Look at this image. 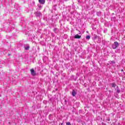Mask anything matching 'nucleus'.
Returning <instances> with one entry per match:
<instances>
[{
  "label": "nucleus",
  "mask_w": 125,
  "mask_h": 125,
  "mask_svg": "<svg viewBox=\"0 0 125 125\" xmlns=\"http://www.w3.org/2000/svg\"><path fill=\"white\" fill-rule=\"evenodd\" d=\"M15 26L13 23V21L12 20H9L8 22H5L3 24V29L4 31L5 32H9V30L12 31V30H14V28Z\"/></svg>",
  "instance_id": "f257e3e1"
},
{
  "label": "nucleus",
  "mask_w": 125,
  "mask_h": 125,
  "mask_svg": "<svg viewBox=\"0 0 125 125\" xmlns=\"http://www.w3.org/2000/svg\"><path fill=\"white\" fill-rule=\"evenodd\" d=\"M120 45V44L117 42H115L111 46L113 49H116Z\"/></svg>",
  "instance_id": "f03ea898"
},
{
  "label": "nucleus",
  "mask_w": 125,
  "mask_h": 125,
  "mask_svg": "<svg viewBox=\"0 0 125 125\" xmlns=\"http://www.w3.org/2000/svg\"><path fill=\"white\" fill-rule=\"evenodd\" d=\"M35 14L36 17H39V18L42 16V13L39 11H37V12H35Z\"/></svg>",
  "instance_id": "7ed1b4c3"
},
{
  "label": "nucleus",
  "mask_w": 125,
  "mask_h": 125,
  "mask_svg": "<svg viewBox=\"0 0 125 125\" xmlns=\"http://www.w3.org/2000/svg\"><path fill=\"white\" fill-rule=\"evenodd\" d=\"M94 40H98V43H99V42H101V38L97 35H95V36L94 37Z\"/></svg>",
  "instance_id": "20e7f679"
},
{
  "label": "nucleus",
  "mask_w": 125,
  "mask_h": 125,
  "mask_svg": "<svg viewBox=\"0 0 125 125\" xmlns=\"http://www.w3.org/2000/svg\"><path fill=\"white\" fill-rule=\"evenodd\" d=\"M30 72L32 76H36V75H37V73H36V71H35V70L34 69H31L30 70Z\"/></svg>",
  "instance_id": "39448f33"
},
{
  "label": "nucleus",
  "mask_w": 125,
  "mask_h": 125,
  "mask_svg": "<svg viewBox=\"0 0 125 125\" xmlns=\"http://www.w3.org/2000/svg\"><path fill=\"white\" fill-rule=\"evenodd\" d=\"M110 65H112L113 67H115V64H116V62L115 61H110L108 62Z\"/></svg>",
  "instance_id": "423d86ee"
},
{
  "label": "nucleus",
  "mask_w": 125,
  "mask_h": 125,
  "mask_svg": "<svg viewBox=\"0 0 125 125\" xmlns=\"http://www.w3.org/2000/svg\"><path fill=\"white\" fill-rule=\"evenodd\" d=\"M70 79L71 81H77V79H78V77H75V76L72 75L71 76Z\"/></svg>",
  "instance_id": "0eeeda50"
},
{
  "label": "nucleus",
  "mask_w": 125,
  "mask_h": 125,
  "mask_svg": "<svg viewBox=\"0 0 125 125\" xmlns=\"http://www.w3.org/2000/svg\"><path fill=\"white\" fill-rule=\"evenodd\" d=\"M71 94H72V96L74 97L76 96V95H77V92H76V91L75 90L73 89Z\"/></svg>",
  "instance_id": "6e6552de"
},
{
  "label": "nucleus",
  "mask_w": 125,
  "mask_h": 125,
  "mask_svg": "<svg viewBox=\"0 0 125 125\" xmlns=\"http://www.w3.org/2000/svg\"><path fill=\"white\" fill-rule=\"evenodd\" d=\"M14 7L17 10H19L20 9V7H19V5H18V4H17V3L15 4Z\"/></svg>",
  "instance_id": "1a4fd4ad"
},
{
  "label": "nucleus",
  "mask_w": 125,
  "mask_h": 125,
  "mask_svg": "<svg viewBox=\"0 0 125 125\" xmlns=\"http://www.w3.org/2000/svg\"><path fill=\"white\" fill-rule=\"evenodd\" d=\"M25 50H29L30 49V46L28 44H26L24 46Z\"/></svg>",
  "instance_id": "9d476101"
},
{
  "label": "nucleus",
  "mask_w": 125,
  "mask_h": 125,
  "mask_svg": "<svg viewBox=\"0 0 125 125\" xmlns=\"http://www.w3.org/2000/svg\"><path fill=\"white\" fill-rule=\"evenodd\" d=\"M81 38H82V36L81 35H79V34H76L74 36V39H81Z\"/></svg>",
  "instance_id": "9b49d317"
},
{
  "label": "nucleus",
  "mask_w": 125,
  "mask_h": 125,
  "mask_svg": "<svg viewBox=\"0 0 125 125\" xmlns=\"http://www.w3.org/2000/svg\"><path fill=\"white\" fill-rule=\"evenodd\" d=\"M39 1L41 4H44L45 3V0H39Z\"/></svg>",
  "instance_id": "f8f14e48"
},
{
  "label": "nucleus",
  "mask_w": 125,
  "mask_h": 125,
  "mask_svg": "<svg viewBox=\"0 0 125 125\" xmlns=\"http://www.w3.org/2000/svg\"><path fill=\"white\" fill-rule=\"evenodd\" d=\"M116 17H112L111 18V21H114L115 22L116 21Z\"/></svg>",
  "instance_id": "ddd939ff"
},
{
  "label": "nucleus",
  "mask_w": 125,
  "mask_h": 125,
  "mask_svg": "<svg viewBox=\"0 0 125 125\" xmlns=\"http://www.w3.org/2000/svg\"><path fill=\"white\" fill-rule=\"evenodd\" d=\"M54 33H55L56 34H57L58 33V29L57 28H55L53 30Z\"/></svg>",
  "instance_id": "4468645a"
},
{
  "label": "nucleus",
  "mask_w": 125,
  "mask_h": 125,
  "mask_svg": "<svg viewBox=\"0 0 125 125\" xmlns=\"http://www.w3.org/2000/svg\"><path fill=\"white\" fill-rule=\"evenodd\" d=\"M116 85H117L116 84V83H111L112 87H116Z\"/></svg>",
  "instance_id": "2eb2a0df"
},
{
  "label": "nucleus",
  "mask_w": 125,
  "mask_h": 125,
  "mask_svg": "<svg viewBox=\"0 0 125 125\" xmlns=\"http://www.w3.org/2000/svg\"><path fill=\"white\" fill-rule=\"evenodd\" d=\"M117 93H120L121 92V90L119 89V87L117 86V90L116 91Z\"/></svg>",
  "instance_id": "dca6fc26"
},
{
  "label": "nucleus",
  "mask_w": 125,
  "mask_h": 125,
  "mask_svg": "<svg viewBox=\"0 0 125 125\" xmlns=\"http://www.w3.org/2000/svg\"><path fill=\"white\" fill-rule=\"evenodd\" d=\"M47 59V58L46 57H43V62H45L46 61V59Z\"/></svg>",
  "instance_id": "f3484780"
},
{
  "label": "nucleus",
  "mask_w": 125,
  "mask_h": 125,
  "mask_svg": "<svg viewBox=\"0 0 125 125\" xmlns=\"http://www.w3.org/2000/svg\"><path fill=\"white\" fill-rule=\"evenodd\" d=\"M97 15L98 16H100L101 15V12L100 11L97 12Z\"/></svg>",
  "instance_id": "a211bd4d"
},
{
  "label": "nucleus",
  "mask_w": 125,
  "mask_h": 125,
  "mask_svg": "<svg viewBox=\"0 0 125 125\" xmlns=\"http://www.w3.org/2000/svg\"><path fill=\"white\" fill-rule=\"evenodd\" d=\"M90 39V36L89 35H87L86 37V40H89Z\"/></svg>",
  "instance_id": "6ab92c4d"
},
{
  "label": "nucleus",
  "mask_w": 125,
  "mask_h": 125,
  "mask_svg": "<svg viewBox=\"0 0 125 125\" xmlns=\"http://www.w3.org/2000/svg\"><path fill=\"white\" fill-rule=\"evenodd\" d=\"M66 125H71V123H70V122H66Z\"/></svg>",
  "instance_id": "aec40b11"
},
{
  "label": "nucleus",
  "mask_w": 125,
  "mask_h": 125,
  "mask_svg": "<svg viewBox=\"0 0 125 125\" xmlns=\"http://www.w3.org/2000/svg\"><path fill=\"white\" fill-rule=\"evenodd\" d=\"M102 125H106V124L104 123H102Z\"/></svg>",
  "instance_id": "412c9836"
},
{
  "label": "nucleus",
  "mask_w": 125,
  "mask_h": 125,
  "mask_svg": "<svg viewBox=\"0 0 125 125\" xmlns=\"http://www.w3.org/2000/svg\"><path fill=\"white\" fill-rule=\"evenodd\" d=\"M106 121H110V118H107V119L106 120Z\"/></svg>",
  "instance_id": "4be33fe9"
},
{
  "label": "nucleus",
  "mask_w": 125,
  "mask_h": 125,
  "mask_svg": "<svg viewBox=\"0 0 125 125\" xmlns=\"http://www.w3.org/2000/svg\"><path fill=\"white\" fill-rule=\"evenodd\" d=\"M63 124H64V122H62V123H60L59 125H63Z\"/></svg>",
  "instance_id": "5701e85b"
},
{
  "label": "nucleus",
  "mask_w": 125,
  "mask_h": 125,
  "mask_svg": "<svg viewBox=\"0 0 125 125\" xmlns=\"http://www.w3.org/2000/svg\"><path fill=\"white\" fill-rule=\"evenodd\" d=\"M50 117H51V115L50 114V115H49V116H48V118H49V119H50Z\"/></svg>",
  "instance_id": "b1692460"
},
{
  "label": "nucleus",
  "mask_w": 125,
  "mask_h": 125,
  "mask_svg": "<svg viewBox=\"0 0 125 125\" xmlns=\"http://www.w3.org/2000/svg\"><path fill=\"white\" fill-rule=\"evenodd\" d=\"M64 36L67 38V35L65 34Z\"/></svg>",
  "instance_id": "393cba45"
},
{
  "label": "nucleus",
  "mask_w": 125,
  "mask_h": 125,
  "mask_svg": "<svg viewBox=\"0 0 125 125\" xmlns=\"http://www.w3.org/2000/svg\"><path fill=\"white\" fill-rule=\"evenodd\" d=\"M107 66H108V65H110V63H107Z\"/></svg>",
  "instance_id": "a878e982"
},
{
  "label": "nucleus",
  "mask_w": 125,
  "mask_h": 125,
  "mask_svg": "<svg viewBox=\"0 0 125 125\" xmlns=\"http://www.w3.org/2000/svg\"><path fill=\"white\" fill-rule=\"evenodd\" d=\"M64 102H65V103H66L67 102V101L66 100H65Z\"/></svg>",
  "instance_id": "bb28decb"
},
{
  "label": "nucleus",
  "mask_w": 125,
  "mask_h": 125,
  "mask_svg": "<svg viewBox=\"0 0 125 125\" xmlns=\"http://www.w3.org/2000/svg\"><path fill=\"white\" fill-rule=\"evenodd\" d=\"M115 15L114 13H112V16H113V15Z\"/></svg>",
  "instance_id": "cd10ccee"
},
{
  "label": "nucleus",
  "mask_w": 125,
  "mask_h": 125,
  "mask_svg": "<svg viewBox=\"0 0 125 125\" xmlns=\"http://www.w3.org/2000/svg\"><path fill=\"white\" fill-rule=\"evenodd\" d=\"M121 72H124V69H122Z\"/></svg>",
  "instance_id": "c85d7f7f"
},
{
  "label": "nucleus",
  "mask_w": 125,
  "mask_h": 125,
  "mask_svg": "<svg viewBox=\"0 0 125 125\" xmlns=\"http://www.w3.org/2000/svg\"><path fill=\"white\" fill-rule=\"evenodd\" d=\"M54 7H56V5H54Z\"/></svg>",
  "instance_id": "c756f323"
},
{
  "label": "nucleus",
  "mask_w": 125,
  "mask_h": 125,
  "mask_svg": "<svg viewBox=\"0 0 125 125\" xmlns=\"http://www.w3.org/2000/svg\"><path fill=\"white\" fill-rule=\"evenodd\" d=\"M49 101H51V99H49Z\"/></svg>",
  "instance_id": "7c9ffc66"
},
{
  "label": "nucleus",
  "mask_w": 125,
  "mask_h": 125,
  "mask_svg": "<svg viewBox=\"0 0 125 125\" xmlns=\"http://www.w3.org/2000/svg\"><path fill=\"white\" fill-rule=\"evenodd\" d=\"M78 2H80V0H78Z\"/></svg>",
  "instance_id": "2f4dec72"
},
{
  "label": "nucleus",
  "mask_w": 125,
  "mask_h": 125,
  "mask_svg": "<svg viewBox=\"0 0 125 125\" xmlns=\"http://www.w3.org/2000/svg\"><path fill=\"white\" fill-rule=\"evenodd\" d=\"M0 96H1V95L0 94Z\"/></svg>",
  "instance_id": "473e14b6"
}]
</instances>
